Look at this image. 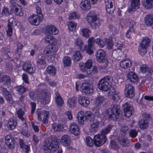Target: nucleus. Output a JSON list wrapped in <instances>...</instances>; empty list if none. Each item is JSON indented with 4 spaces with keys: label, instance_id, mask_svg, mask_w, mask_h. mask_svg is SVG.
Returning a JSON list of instances; mask_svg holds the SVG:
<instances>
[{
    "label": "nucleus",
    "instance_id": "nucleus-22",
    "mask_svg": "<svg viewBox=\"0 0 153 153\" xmlns=\"http://www.w3.org/2000/svg\"><path fill=\"white\" fill-rule=\"evenodd\" d=\"M127 78L131 82L137 84L139 82V78L137 75L132 72H129L127 75Z\"/></svg>",
    "mask_w": 153,
    "mask_h": 153
},
{
    "label": "nucleus",
    "instance_id": "nucleus-13",
    "mask_svg": "<svg viewBox=\"0 0 153 153\" xmlns=\"http://www.w3.org/2000/svg\"><path fill=\"white\" fill-rule=\"evenodd\" d=\"M10 7V10L13 11L16 15L19 16H22L23 15L24 13L22 11V9H19V6L16 2H12L11 3Z\"/></svg>",
    "mask_w": 153,
    "mask_h": 153
},
{
    "label": "nucleus",
    "instance_id": "nucleus-61",
    "mask_svg": "<svg viewBox=\"0 0 153 153\" xmlns=\"http://www.w3.org/2000/svg\"><path fill=\"white\" fill-rule=\"evenodd\" d=\"M106 42L107 43V48L109 49H112L114 45L112 40L110 39H107Z\"/></svg>",
    "mask_w": 153,
    "mask_h": 153
},
{
    "label": "nucleus",
    "instance_id": "nucleus-32",
    "mask_svg": "<svg viewBox=\"0 0 153 153\" xmlns=\"http://www.w3.org/2000/svg\"><path fill=\"white\" fill-rule=\"evenodd\" d=\"M140 127L141 129H146L147 128L149 125L148 120H147L142 119L140 120L138 122Z\"/></svg>",
    "mask_w": 153,
    "mask_h": 153
},
{
    "label": "nucleus",
    "instance_id": "nucleus-12",
    "mask_svg": "<svg viewBox=\"0 0 153 153\" xmlns=\"http://www.w3.org/2000/svg\"><path fill=\"white\" fill-rule=\"evenodd\" d=\"M92 123L90 125L89 129L90 131L91 132L95 133L97 132L100 125L103 126L104 125V123L102 121H99L97 120H95L92 121Z\"/></svg>",
    "mask_w": 153,
    "mask_h": 153
},
{
    "label": "nucleus",
    "instance_id": "nucleus-1",
    "mask_svg": "<svg viewBox=\"0 0 153 153\" xmlns=\"http://www.w3.org/2000/svg\"><path fill=\"white\" fill-rule=\"evenodd\" d=\"M29 95L33 100H37L42 104H46L50 102L51 97L48 91L46 89H42L41 86L35 91L30 93Z\"/></svg>",
    "mask_w": 153,
    "mask_h": 153
},
{
    "label": "nucleus",
    "instance_id": "nucleus-54",
    "mask_svg": "<svg viewBox=\"0 0 153 153\" xmlns=\"http://www.w3.org/2000/svg\"><path fill=\"white\" fill-rule=\"evenodd\" d=\"M46 57L45 56H42L39 58L37 60V63L39 65H44L46 64Z\"/></svg>",
    "mask_w": 153,
    "mask_h": 153
},
{
    "label": "nucleus",
    "instance_id": "nucleus-52",
    "mask_svg": "<svg viewBox=\"0 0 153 153\" xmlns=\"http://www.w3.org/2000/svg\"><path fill=\"white\" fill-rule=\"evenodd\" d=\"M63 61L65 66H68L71 64V59L68 56H65L63 59Z\"/></svg>",
    "mask_w": 153,
    "mask_h": 153
},
{
    "label": "nucleus",
    "instance_id": "nucleus-36",
    "mask_svg": "<svg viewBox=\"0 0 153 153\" xmlns=\"http://www.w3.org/2000/svg\"><path fill=\"white\" fill-rule=\"evenodd\" d=\"M47 72L51 76H53L56 73V69L52 65H50L46 68Z\"/></svg>",
    "mask_w": 153,
    "mask_h": 153
},
{
    "label": "nucleus",
    "instance_id": "nucleus-3",
    "mask_svg": "<svg viewBox=\"0 0 153 153\" xmlns=\"http://www.w3.org/2000/svg\"><path fill=\"white\" fill-rule=\"evenodd\" d=\"M76 117L79 123L82 125L84 124L86 120L89 121L95 120L94 115L90 111L84 112L82 111H80L78 113Z\"/></svg>",
    "mask_w": 153,
    "mask_h": 153
},
{
    "label": "nucleus",
    "instance_id": "nucleus-41",
    "mask_svg": "<svg viewBox=\"0 0 153 153\" xmlns=\"http://www.w3.org/2000/svg\"><path fill=\"white\" fill-rule=\"evenodd\" d=\"M25 114L24 111L21 109H19L16 112L17 117L22 122L25 123L26 122V120L23 117Z\"/></svg>",
    "mask_w": 153,
    "mask_h": 153
},
{
    "label": "nucleus",
    "instance_id": "nucleus-28",
    "mask_svg": "<svg viewBox=\"0 0 153 153\" xmlns=\"http://www.w3.org/2000/svg\"><path fill=\"white\" fill-rule=\"evenodd\" d=\"M79 104L83 107H87L90 103L89 101L85 97L81 96L79 98Z\"/></svg>",
    "mask_w": 153,
    "mask_h": 153
},
{
    "label": "nucleus",
    "instance_id": "nucleus-56",
    "mask_svg": "<svg viewBox=\"0 0 153 153\" xmlns=\"http://www.w3.org/2000/svg\"><path fill=\"white\" fill-rule=\"evenodd\" d=\"M1 81L2 82L7 84H10L11 82L10 78L7 75L3 76L1 78Z\"/></svg>",
    "mask_w": 153,
    "mask_h": 153
},
{
    "label": "nucleus",
    "instance_id": "nucleus-25",
    "mask_svg": "<svg viewBox=\"0 0 153 153\" xmlns=\"http://www.w3.org/2000/svg\"><path fill=\"white\" fill-rule=\"evenodd\" d=\"M140 71L142 73L151 74L153 72V68L149 67L146 65H143L140 66Z\"/></svg>",
    "mask_w": 153,
    "mask_h": 153
},
{
    "label": "nucleus",
    "instance_id": "nucleus-4",
    "mask_svg": "<svg viewBox=\"0 0 153 153\" xmlns=\"http://www.w3.org/2000/svg\"><path fill=\"white\" fill-rule=\"evenodd\" d=\"M112 81V78L109 76L103 77L99 81L97 87L102 91H108L111 88Z\"/></svg>",
    "mask_w": 153,
    "mask_h": 153
},
{
    "label": "nucleus",
    "instance_id": "nucleus-39",
    "mask_svg": "<svg viewBox=\"0 0 153 153\" xmlns=\"http://www.w3.org/2000/svg\"><path fill=\"white\" fill-rule=\"evenodd\" d=\"M72 58L74 61L77 62L82 59V56L80 52L77 51L74 52Z\"/></svg>",
    "mask_w": 153,
    "mask_h": 153
},
{
    "label": "nucleus",
    "instance_id": "nucleus-33",
    "mask_svg": "<svg viewBox=\"0 0 153 153\" xmlns=\"http://www.w3.org/2000/svg\"><path fill=\"white\" fill-rule=\"evenodd\" d=\"M80 7L84 10H89L91 8V5L89 1L88 0L82 1L80 4Z\"/></svg>",
    "mask_w": 153,
    "mask_h": 153
},
{
    "label": "nucleus",
    "instance_id": "nucleus-26",
    "mask_svg": "<svg viewBox=\"0 0 153 153\" xmlns=\"http://www.w3.org/2000/svg\"><path fill=\"white\" fill-rule=\"evenodd\" d=\"M120 67L123 69L129 68L132 65L131 61L128 59H124L121 61L120 64Z\"/></svg>",
    "mask_w": 153,
    "mask_h": 153
},
{
    "label": "nucleus",
    "instance_id": "nucleus-14",
    "mask_svg": "<svg viewBox=\"0 0 153 153\" xmlns=\"http://www.w3.org/2000/svg\"><path fill=\"white\" fill-rule=\"evenodd\" d=\"M123 107L125 112L124 116L128 117H130L134 110L133 106L130 104H128V103L126 102L123 105Z\"/></svg>",
    "mask_w": 153,
    "mask_h": 153
},
{
    "label": "nucleus",
    "instance_id": "nucleus-60",
    "mask_svg": "<svg viewBox=\"0 0 153 153\" xmlns=\"http://www.w3.org/2000/svg\"><path fill=\"white\" fill-rule=\"evenodd\" d=\"M79 17V14L76 12L70 13L69 16V19L70 20L74 19L76 18H78Z\"/></svg>",
    "mask_w": 153,
    "mask_h": 153
},
{
    "label": "nucleus",
    "instance_id": "nucleus-45",
    "mask_svg": "<svg viewBox=\"0 0 153 153\" xmlns=\"http://www.w3.org/2000/svg\"><path fill=\"white\" fill-rule=\"evenodd\" d=\"M75 43L78 48L81 50H82V47L84 43L81 39L80 38H77L75 40Z\"/></svg>",
    "mask_w": 153,
    "mask_h": 153
},
{
    "label": "nucleus",
    "instance_id": "nucleus-35",
    "mask_svg": "<svg viewBox=\"0 0 153 153\" xmlns=\"http://www.w3.org/2000/svg\"><path fill=\"white\" fill-rule=\"evenodd\" d=\"M145 22L148 26H151L153 25V16L150 15L146 16L145 18Z\"/></svg>",
    "mask_w": 153,
    "mask_h": 153
},
{
    "label": "nucleus",
    "instance_id": "nucleus-40",
    "mask_svg": "<svg viewBox=\"0 0 153 153\" xmlns=\"http://www.w3.org/2000/svg\"><path fill=\"white\" fill-rule=\"evenodd\" d=\"M93 47V46L88 44L85 45L84 48H82L81 51H85L87 53L91 55L93 53V50L92 48Z\"/></svg>",
    "mask_w": 153,
    "mask_h": 153
},
{
    "label": "nucleus",
    "instance_id": "nucleus-63",
    "mask_svg": "<svg viewBox=\"0 0 153 153\" xmlns=\"http://www.w3.org/2000/svg\"><path fill=\"white\" fill-rule=\"evenodd\" d=\"M92 60L91 59H88L85 65L86 68L88 69H90L92 66Z\"/></svg>",
    "mask_w": 153,
    "mask_h": 153
},
{
    "label": "nucleus",
    "instance_id": "nucleus-5",
    "mask_svg": "<svg viewBox=\"0 0 153 153\" xmlns=\"http://www.w3.org/2000/svg\"><path fill=\"white\" fill-rule=\"evenodd\" d=\"M120 108L119 106L113 105L111 108L108 109L105 111L104 115L107 119L117 120L121 114L120 113Z\"/></svg>",
    "mask_w": 153,
    "mask_h": 153
},
{
    "label": "nucleus",
    "instance_id": "nucleus-18",
    "mask_svg": "<svg viewBox=\"0 0 153 153\" xmlns=\"http://www.w3.org/2000/svg\"><path fill=\"white\" fill-rule=\"evenodd\" d=\"M140 0H133L131 5L128 8V11L130 13L135 11L139 7Z\"/></svg>",
    "mask_w": 153,
    "mask_h": 153
},
{
    "label": "nucleus",
    "instance_id": "nucleus-57",
    "mask_svg": "<svg viewBox=\"0 0 153 153\" xmlns=\"http://www.w3.org/2000/svg\"><path fill=\"white\" fill-rule=\"evenodd\" d=\"M85 142L88 146L92 147L93 146L92 139L90 137H88L86 139Z\"/></svg>",
    "mask_w": 153,
    "mask_h": 153
},
{
    "label": "nucleus",
    "instance_id": "nucleus-37",
    "mask_svg": "<svg viewBox=\"0 0 153 153\" xmlns=\"http://www.w3.org/2000/svg\"><path fill=\"white\" fill-rule=\"evenodd\" d=\"M19 143L20 147L22 149H25L26 153H28V151L30 150V147L28 145H25L23 139H19Z\"/></svg>",
    "mask_w": 153,
    "mask_h": 153
},
{
    "label": "nucleus",
    "instance_id": "nucleus-59",
    "mask_svg": "<svg viewBox=\"0 0 153 153\" xmlns=\"http://www.w3.org/2000/svg\"><path fill=\"white\" fill-rule=\"evenodd\" d=\"M104 100V97L102 96H98L95 101L97 105H100L102 104Z\"/></svg>",
    "mask_w": 153,
    "mask_h": 153
},
{
    "label": "nucleus",
    "instance_id": "nucleus-49",
    "mask_svg": "<svg viewBox=\"0 0 153 153\" xmlns=\"http://www.w3.org/2000/svg\"><path fill=\"white\" fill-rule=\"evenodd\" d=\"M147 48L139 45L138 47L139 53L141 56L145 55L147 53Z\"/></svg>",
    "mask_w": 153,
    "mask_h": 153
},
{
    "label": "nucleus",
    "instance_id": "nucleus-30",
    "mask_svg": "<svg viewBox=\"0 0 153 153\" xmlns=\"http://www.w3.org/2000/svg\"><path fill=\"white\" fill-rule=\"evenodd\" d=\"M55 99L56 103L59 106H61L63 105L64 101L60 94L57 91L55 92Z\"/></svg>",
    "mask_w": 153,
    "mask_h": 153
},
{
    "label": "nucleus",
    "instance_id": "nucleus-2",
    "mask_svg": "<svg viewBox=\"0 0 153 153\" xmlns=\"http://www.w3.org/2000/svg\"><path fill=\"white\" fill-rule=\"evenodd\" d=\"M42 148L44 150L49 152H55L59 148L57 138L54 136H50L46 138Z\"/></svg>",
    "mask_w": 153,
    "mask_h": 153
},
{
    "label": "nucleus",
    "instance_id": "nucleus-19",
    "mask_svg": "<svg viewBox=\"0 0 153 153\" xmlns=\"http://www.w3.org/2000/svg\"><path fill=\"white\" fill-rule=\"evenodd\" d=\"M17 124V118L13 117L9 119L7 123V126L10 130H13L15 128Z\"/></svg>",
    "mask_w": 153,
    "mask_h": 153
},
{
    "label": "nucleus",
    "instance_id": "nucleus-43",
    "mask_svg": "<svg viewBox=\"0 0 153 153\" xmlns=\"http://www.w3.org/2000/svg\"><path fill=\"white\" fill-rule=\"evenodd\" d=\"M52 127L53 129L55 131H60L63 128V126L62 124H56V123H53L52 124Z\"/></svg>",
    "mask_w": 153,
    "mask_h": 153
},
{
    "label": "nucleus",
    "instance_id": "nucleus-6",
    "mask_svg": "<svg viewBox=\"0 0 153 153\" xmlns=\"http://www.w3.org/2000/svg\"><path fill=\"white\" fill-rule=\"evenodd\" d=\"M87 20L91 24V27L93 29L98 27L100 25V21L98 16L95 14L94 12H89L86 17Z\"/></svg>",
    "mask_w": 153,
    "mask_h": 153
},
{
    "label": "nucleus",
    "instance_id": "nucleus-44",
    "mask_svg": "<svg viewBox=\"0 0 153 153\" xmlns=\"http://www.w3.org/2000/svg\"><path fill=\"white\" fill-rule=\"evenodd\" d=\"M79 67L80 70L82 71L87 74L88 76H90L91 75V71L89 69H88L86 68L85 65L83 63H80Z\"/></svg>",
    "mask_w": 153,
    "mask_h": 153
},
{
    "label": "nucleus",
    "instance_id": "nucleus-27",
    "mask_svg": "<svg viewBox=\"0 0 153 153\" xmlns=\"http://www.w3.org/2000/svg\"><path fill=\"white\" fill-rule=\"evenodd\" d=\"M61 142L64 146H69L70 142V137L67 134L63 135L61 138Z\"/></svg>",
    "mask_w": 153,
    "mask_h": 153
},
{
    "label": "nucleus",
    "instance_id": "nucleus-38",
    "mask_svg": "<svg viewBox=\"0 0 153 153\" xmlns=\"http://www.w3.org/2000/svg\"><path fill=\"white\" fill-rule=\"evenodd\" d=\"M77 98L75 97L69 98L68 100V103L69 107L72 108L75 107L77 103Z\"/></svg>",
    "mask_w": 153,
    "mask_h": 153
},
{
    "label": "nucleus",
    "instance_id": "nucleus-17",
    "mask_svg": "<svg viewBox=\"0 0 153 153\" xmlns=\"http://www.w3.org/2000/svg\"><path fill=\"white\" fill-rule=\"evenodd\" d=\"M1 88L2 94L7 101L10 104H13L14 103V101H13L11 95L6 88L2 87Z\"/></svg>",
    "mask_w": 153,
    "mask_h": 153
},
{
    "label": "nucleus",
    "instance_id": "nucleus-23",
    "mask_svg": "<svg viewBox=\"0 0 153 153\" xmlns=\"http://www.w3.org/2000/svg\"><path fill=\"white\" fill-rule=\"evenodd\" d=\"M46 31L48 33L53 35H56L59 32L58 30L52 25H47L45 27Z\"/></svg>",
    "mask_w": 153,
    "mask_h": 153
},
{
    "label": "nucleus",
    "instance_id": "nucleus-20",
    "mask_svg": "<svg viewBox=\"0 0 153 153\" xmlns=\"http://www.w3.org/2000/svg\"><path fill=\"white\" fill-rule=\"evenodd\" d=\"M70 131L71 133L75 136H77L80 134L79 128L76 124L71 123L70 126Z\"/></svg>",
    "mask_w": 153,
    "mask_h": 153
},
{
    "label": "nucleus",
    "instance_id": "nucleus-7",
    "mask_svg": "<svg viewBox=\"0 0 153 153\" xmlns=\"http://www.w3.org/2000/svg\"><path fill=\"white\" fill-rule=\"evenodd\" d=\"M95 54L97 61L100 62H103L102 65L99 67V69H106L108 62L107 60L105 59L106 54L105 51L102 49H99L96 51Z\"/></svg>",
    "mask_w": 153,
    "mask_h": 153
},
{
    "label": "nucleus",
    "instance_id": "nucleus-21",
    "mask_svg": "<svg viewBox=\"0 0 153 153\" xmlns=\"http://www.w3.org/2000/svg\"><path fill=\"white\" fill-rule=\"evenodd\" d=\"M13 19L11 18L7 21V29L6 32L7 36L10 37L13 34Z\"/></svg>",
    "mask_w": 153,
    "mask_h": 153
},
{
    "label": "nucleus",
    "instance_id": "nucleus-55",
    "mask_svg": "<svg viewBox=\"0 0 153 153\" xmlns=\"http://www.w3.org/2000/svg\"><path fill=\"white\" fill-rule=\"evenodd\" d=\"M110 146L114 150H117L119 149V146L114 140H111L110 143Z\"/></svg>",
    "mask_w": 153,
    "mask_h": 153
},
{
    "label": "nucleus",
    "instance_id": "nucleus-51",
    "mask_svg": "<svg viewBox=\"0 0 153 153\" xmlns=\"http://www.w3.org/2000/svg\"><path fill=\"white\" fill-rule=\"evenodd\" d=\"M28 88L25 87L24 86L22 85L17 86V91L21 94H23L25 92L28 91Z\"/></svg>",
    "mask_w": 153,
    "mask_h": 153
},
{
    "label": "nucleus",
    "instance_id": "nucleus-53",
    "mask_svg": "<svg viewBox=\"0 0 153 153\" xmlns=\"http://www.w3.org/2000/svg\"><path fill=\"white\" fill-rule=\"evenodd\" d=\"M68 28L70 31H72L75 30L76 26V23L72 22H70L68 23Z\"/></svg>",
    "mask_w": 153,
    "mask_h": 153
},
{
    "label": "nucleus",
    "instance_id": "nucleus-16",
    "mask_svg": "<svg viewBox=\"0 0 153 153\" xmlns=\"http://www.w3.org/2000/svg\"><path fill=\"white\" fill-rule=\"evenodd\" d=\"M114 0H105L107 12L110 14L113 12L115 9V7H114Z\"/></svg>",
    "mask_w": 153,
    "mask_h": 153
},
{
    "label": "nucleus",
    "instance_id": "nucleus-48",
    "mask_svg": "<svg viewBox=\"0 0 153 153\" xmlns=\"http://www.w3.org/2000/svg\"><path fill=\"white\" fill-rule=\"evenodd\" d=\"M1 52L3 54L7 55L8 57L9 58H11L10 53L9 52V48L8 47H3L1 49Z\"/></svg>",
    "mask_w": 153,
    "mask_h": 153
},
{
    "label": "nucleus",
    "instance_id": "nucleus-34",
    "mask_svg": "<svg viewBox=\"0 0 153 153\" xmlns=\"http://www.w3.org/2000/svg\"><path fill=\"white\" fill-rule=\"evenodd\" d=\"M150 42V39L148 37H145L143 38L139 45L148 48Z\"/></svg>",
    "mask_w": 153,
    "mask_h": 153
},
{
    "label": "nucleus",
    "instance_id": "nucleus-9",
    "mask_svg": "<svg viewBox=\"0 0 153 153\" xmlns=\"http://www.w3.org/2000/svg\"><path fill=\"white\" fill-rule=\"evenodd\" d=\"M107 138L105 137L102 136L99 134L95 135L94 137V143L95 145L97 147H100L106 142Z\"/></svg>",
    "mask_w": 153,
    "mask_h": 153
},
{
    "label": "nucleus",
    "instance_id": "nucleus-31",
    "mask_svg": "<svg viewBox=\"0 0 153 153\" xmlns=\"http://www.w3.org/2000/svg\"><path fill=\"white\" fill-rule=\"evenodd\" d=\"M113 128V126L111 125H108L105 128L102 129L100 134L102 136L105 137L107 138L106 135L109 133Z\"/></svg>",
    "mask_w": 153,
    "mask_h": 153
},
{
    "label": "nucleus",
    "instance_id": "nucleus-15",
    "mask_svg": "<svg viewBox=\"0 0 153 153\" xmlns=\"http://www.w3.org/2000/svg\"><path fill=\"white\" fill-rule=\"evenodd\" d=\"M134 88L131 84H128L126 85L125 89V95L129 98H132L134 96Z\"/></svg>",
    "mask_w": 153,
    "mask_h": 153
},
{
    "label": "nucleus",
    "instance_id": "nucleus-50",
    "mask_svg": "<svg viewBox=\"0 0 153 153\" xmlns=\"http://www.w3.org/2000/svg\"><path fill=\"white\" fill-rule=\"evenodd\" d=\"M36 9L37 12V15L39 17V21L42 20L43 18V16L42 13V10L41 8L39 6H37L36 7Z\"/></svg>",
    "mask_w": 153,
    "mask_h": 153
},
{
    "label": "nucleus",
    "instance_id": "nucleus-11",
    "mask_svg": "<svg viewBox=\"0 0 153 153\" xmlns=\"http://www.w3.org/2000/svg\"><path fill=\"white\" fill-rule=\"evenodd\" d=\"M81 88L82 91L85 94H90L93 92V85L89 83L83 82L81 84Z\"/></svg>",
    "mask_w": 153,
    "mask_h": 153
},
{
    "label": "nucleus",
    "instance_id": "nucleus-58",
    "mask_svg": "<svg viewBox=\"0 0 153 153\" xmlns=\"http://www.w3.org/2000/svg\"><path fill=\"white\" fill-rule=\"evenodd\" d=\"M96 43L101 48L103 47L105 45V42L100 38L97 39Z\"/></svg>",
    "mask_w": 153,
    "mask_h": 153
},
{
    "label": "nucleus",
    "instance_id": "nucleus-10",
    "mask_svg": "<svg viewBox=\"0 0 153 153\" xmlns=\"http://www.w3.org/2000/svg\"><path fill=\"white\" fill-rule=\"evenodd\" d=\"M22 69L24 71L31 74L33 73L35 71V66L32 62L27 61L23 64Z\"/></svg>",
    "mask_w": 153,
    "mask_h": 153
},
{
    "label": "nucleus",
    "instance_id": "nucleus-46",
    "mask_svg": "<svg viewBox=\"0 0 153 153\" xmlns=\"http://www.w3.org/2000/svg\"><path fill=\"white\" fill-rule=\"evenodd\" d=\"M117 140L123 146H127V138L124 137H120L117 138Z\"/></svg>",
    "mask_w": 153,
    "mask_h": 153
},
{
    "label": "nucleus",
    "instance_id": "nucleus-47",
    "mask_svg": "<svg viewBox=\"0 0 153 153\" xmlns=\"http://www.w3.org/2000/svg\"><path fill=\"white\" fill-rule=\"evenodd\" d=\"M81 33L82 35L86 38L89 37L91 34V31L88 28H84L82 29Z\"/></svg>",
    "mask_w": 153,
    "mask_h": 153
},
{
    "label": "nucleus",
    "instance_id": "nucleus-42",
    "mask_svg": "<svg viewBox=\"0 0 153 153\" xmlns=\"http://www.w3.org/2000/svg\"><path fill=\"white\" fill-rule=\"evenodd\" d=\"M143 5L147 9L151 8L153 6V0H142Z\"/></svg>",
    "mask_w": 153,
    "mask_h": 153
},
{
    "label": "nucleus",
    "instance_id": "nucleus-29",
    "mask_svg": "<svg viewBox=\"0 0 153 153\" xmlns=\"http://www.w3.org/2000/svg\"><path fill=\"white\" fill-rule=\"evenodd\" d=\"M55 49L51 45H49L45 47L44 50V53L47 56L53 54L55 51Z\"/></svg>",
    "mask_w": 153,
    "mask_h": 153
},
{
    "label": "nucleus",
    "instance_id": "nucleus-64",
    "mask_svg": "<svg viewBox=\"0 0 153 153\" xmlns=\"http://www.w3.org/2000/svg\"><path fill=\"white\" fill-rule=\"evenodd\" d=\"M137 135V132L136 130L134 129H132L130 131L129 135L132 138L135 137Z\"/></svg>",
    "mask_w": 153,
    "mask_h": 153
},
{
    "label": "nucleus",
    "instance_id": "nucleus-62",
    "mask_svg": "<svg viewBox=\"0 0 153 153\" xmlns=\"http://www.w3.org/2000/svg\"><path fill=\"white\" fill-rule=\"evenodd\" d=\"M119 93L117 92L114 94H111L112 100L115 101H118L120 99Z\"/></svg>",
    "mask_w": 153,
    "mask_h": 153
},
{
    "label": "nucleus",
    "instance_id": "nucleus-24",
    "mask_svg": "<svg viewBox=\"0 0 153 153\" xmlns=\"http://www.w3.org/2000/svg\"><path fill=\"white\" fill-rule=\"evenodd\" d=\"M28 20L30 24L33 25H38L42 21L40 20L39 22V17L35 14H33L29 17Z\"/></svg>",
    "mask_w": 153,
    "mask_h": 153
},
{
    "label": "nucleus",
    "instance_id": "nucleus-8",
    "mask_svg": "<svg viewBox=\"0 0 153 153\" xmlns=\"http://www.w3.org/2000/svg\"><path fill=\"white\" fill-rule=\"evenodd\" d=\"M36 113L39 120H42L43 123H48V118L49 117V112L46 110L41 111L39 109H37Z\"/></svg>",
    "mask_w": 153,
    "mask_h": 153
}]
</instances>
